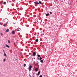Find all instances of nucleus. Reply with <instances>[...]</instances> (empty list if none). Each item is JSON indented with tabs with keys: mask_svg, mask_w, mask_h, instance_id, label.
I'll list each match as a JSON object with an SVG mask.
<instances>
[{
	"mask_svg": "<svg viewBox=\"0 0 77 77\" xmlns=\"http://www.w3.org/2000/svg\"><path fill=\"white\" fill-rule=\"evenodd\" d=\"M32 66L30 65L29 66L28 68L29 71H31V69H32Z\"/></svg>",
	"mask_w": 77,
	"mask_h": 77,
	"instance_id": "f257e3e1",
	"label": "nucleus"
},
{
	"mask_svg": "<svg viewBox=\"0 0 77 77\" xmlns=\"http://www.w3.org/2000/svg\"><path fill=\"white\" fill-rule=\"evenodd\" d=\"M50 14H52V12H50Z\"/></svg>",
	"mask_w": 77,
	"mask_h": 77,
	"instance_id": "5701e85b",
	"label": "nucleus"
},
{
	"mask_svg": "<svg viewBox=\"0 0 77 77\" xmlns=\"http://www.w3.org/2000/svg\"><path fill=\"white\" fill-rule=\"evenodd\" d=\"M16 59V60H17V59Z\"/></svg>",
	"mask_w": 77,
	"mask_h": 77,
	"instance_id": "7c9ffc66",
	"label": "nucleus"
},
{
	"mask_svg": "<svg viewBox=\"0 0 77 77\" xmlns=\"http://www.w3.org/2000/svg\"><path fill=\"white\" fill-rule=\"evenodd\" d=\"M40 73H41V71H39L38 72L37 75H39V74H40Z\"/></svg>",
	"mask_w": 77,
	"mask_h": 77,
	"instance_id": "423d86ee",
	"label": "nucleus"
},
{
	"mask_svg": "<svg viewBox=\"0 0 77 77\" xmlns=\"http://www.w3.org/2000/svg\"><path fill=\"white\" fill-rule=\"evenodd\" d=\"M12 1L13 2H14V0H12Z\"/></svg>",
	"mask_w": 77,
	"mask_h": 77,
	"instance_id": "c85d7f7f",
	"label": "nucleus"
},
{
	"mask_svg": "<svg viewBox=\"0 0 77 77\" xmlns=\"http://www.w3.org/2000/svg\"><path fill=\"white\" fill-rule=\"evenodd\" d=\"M3 51L4 52H5V50H3Z\"/></svg>",
	"mask_w": 77,
	"mask_h": 77,
	"instance_id": "a878e982",
	"label": "nucleus"
},
{
	"mask_svg": "<svg viewBox=\"0 0 77 77\" xmlns=\"http://www.w3.org/2000/svg\"><path fill=\"white\" fill-rule=\"evenodd\" d=\"M34 59H35V58H34Z\"/></svg>",
	"mask_w": 77,
	"mask_h": 77,
	"instance_id": "473e14b6",
	"label": "nucleus"
},
{
	"mask_svg": "<svg viewBox=\"0 0 77 77\" xmlns=\"http://www.w3.org/2000/svg\"><path fill=\"white\" fill-rule=\"evenodd\" d=\"M34 3H35V5H39V3L38 2H34Z\"/></svg>",
	"mask_w": 77,
	"mask_h": 77,
	"instance_id": "20e7f679",
	"label": "nucleus"
},
{
	"mask_svg": "<svg viewBox=\"0 0 77 77\" xmlns=\"http://www.w3.org/2000/svg\"><path fill=\"white\" fill-rule=\"evenodd\" d=\"M12 34H15V31H13L12 32Z\"/></svg>",
	"mask_w": 77,
	"mask_h": 77,
	"instance_id": "6e6552de",
	"label": "nucleus"
},
{
	"mask_svg": "<svg viewBox=\"0 0 77 77\" xmlns=\"http://www.w3.org/2000/svg\"><path fill=\"white\" fill-rule=\"evenodd\" d=\"M38 41H39L38 39H36L35 40V41L36 42H38Z\"/></svg>",
	"mask_w": 77,
	"mask_h": 77,
	"instance_id": "9b49d317",
	"label": "nucleus"
},
{
	"mask_svg": "<svg viewBox=\"0 0 77 77\" xmlns=\"http://www.w3.org/2000/svg\"><path fill=\"white\" fill-rule=\"evenodd\" d=\"M8 23V22H7V23Z\"/></svg>",
	"mask_w": 77,
	"mask_h": 77,
	"instance_id": "2f4dec72",
	"label": "nucleus"
},
{
	"mask_svg": "<svg viewBox=\"0 0 77 77\" xmlns=\"http://www.w3.org/2000/svg\"><path fill=\"white\" fill-rule=\"evenodd\" d=\"M39 4H42V2H41V1H39Z\"/></svg>",
	"mask_w": 77,
	"mask_h": 77,
	"instance_id": "f8f14e48",
	"label": "nucleus"
},
{
	"mask_svg": "<svg viewBox=\"0 0 77 77\" xmlns=\"http://www.w3.org/2000/svg\"><path fill=\"white\" fill-rule=\"evenodd\" d=\"M35 71H38V68H36L35 69Z\"/></svg>",
	"mask_w": 77,
	"mask_h": 77,
	"instance_id": "dca6fc26",
	"label": "nucleus"
},
{
	"mask_svg": "<svg viewBox=\"0 0 77 77\" xmlns=\"http://www.w3.org/2000/svg\"><path fill=\"white\" fill-rule=\"evenodd\" d=\"M6 46L7 47H8V48H9V45H6Z\"/></svg>",
	"mask_w": 77,
	"mask_h": 77,
	"instance_id": "1a4fd4ad",
	"label": "nucleus"
},
{
	"mask_svg": "<svg viewBox=\"0 0 77 77\" xmlns=\"http://www.w3.org/2000/svg\"><path fill=\"white\" fill-rule=\"evenodd\" d=\"M42 35H44V34L43 33V34H42Z\"/></svg>",
	"mask_w": 77,
	"mask_h": 77,
	"instance_id": "bb28decb",
	"label": "nucleus"
},
{
	"mask_svg": "<svg viewBox=\"0 0 77 77\" xmlns=\"http://www.w3.org/2000/svg\"><path fill=\"white\" fill-rule=\"evenodd\" d=\"M40 76L39 77H42V75H40Z\"/></svg>",
	"mask_w": 77,
	"mask_h": 77,
	"instance_id": "412c9836",
	"label": "nucleus"
},
{
	"mask_svg": "<svg viewBox=\"0 0 77 77\" xmlns=\"http://www.w3.org/2000/svg\"><path fill=\"white\" fill-rule=\"evenodd\" d=\"M0 24H1V23H0Z\"/></svg>",
	"mask_w": 77,
	"mask_h": 77,
	"instance_id": "c756f323",
	"label": "nucleus"
},
{
	"mask_svg": "<svg viewBox=\"0 0 77 77\" xmlns=\"http://www.w3.org/2000/svg\"><path fill=\"white\" fill-rule=\"evenodd\" d=\"M8 43L9 44H10V40H8Z\"/></svg>",
	"mask_w": 77,
	"mask_h": 77,
	"instance_id": "6ab92c4d",
	"label": "nucleus"
},
{
	"mask_svg": "<svg viewBox=\"0 0 77 77\" xmlns=\"http://www.w3.org/2000/svg\"><path fill=\"white\" fill-rule=\"evenodd\" d=\"M20 29V28H19L17 29V31H20V29Z\"/></svg>",
	"mask_w": 77,
	"mask_h": 77,
	"instance_id": "f3484780",
	"label": "nucleus"
},
{
	"mask_svg": "<svg viewBox=\"0 0 77 77\" xmlns=\"http://www.w3.org/2000/svg\"><path fill=\"white\" fill-rule=\"evenodd\" d=\"M37 56L38 57H41V55H39V54H38L37 55Z\"/></svg>",
	"mask_w": 77,
	"mask_h": 77,
	"instance_id": "ddd939ff",
	"label": "nucleus"
},
{
	"mask_svg": "<svg viewBox=\"0 0 77 77\" xmlns=\"http://www.w3.org/2000/svg\"><path fill=\"white\" fill-rule=\"evenodd\" d=\"M36 52H34L33 53V56H36Z\"/></svg>",
	"mask_w": 77,
	"mask_h": 77,
	"instance_id": "f03ea898",
	"label": "nucleus"
},
{
	"mask_svg": "<svg viewBox=\"0 0 77 77\" xmlns=\"http://www.w3.org/2000/svg\"><path fill=\"white\" fill-rule=\"evenodd\" d=\"M1 36H3V33H1Z\"/></svg>",
	"mask_w": 77,
	"mask_h": 77,
	"instance_id": "4be33fe9",
	"label": "nucleus"
},
{
	"mask_svg": "<svg viewBox=\"0 0 77 77\" xmlns=\"http://www.w3.org/2000/svg\"><path fill=\"white\" fill-rule=\"evenodd\" d=\"M9 31V29H7V30L5 31V32H8Z\"/></svg>",
	"mask_w": 77,
	"mask_h": 77,
	"instance_id": "7ed1b4c3",
	"label": "nucleus"
},
{
	"mask_svg": "<svg viewBox=\"0 0 77 77\" xmlns=\"http://www.w3.org/2000/svg\"><path fill=\"white\" fill-rule=\"evenodd\" d=\"M38 35H39V33H38Z\"/></svg>",
	"mask_w": 77,
	"mask_h": 77,
	"instance_id": "cd10ccee",
	"label": "nucleus"
},
{
	"mask_svg": "<svg viewBox=\"0 0 77 77\" xmlns=\"http://www.w3.org/2000/svg\"><path fill=\"white\" fill-rule=\"evenodd\" d=\"M37 58H38V60H39V58H38V57H37Z\"/></svg>",
	"mask_w": 77,
	"mask_h": 77,
	"instance_id": "393cba45",
	"label": "nucleus"
},
{
	"mask_svg": "<svg viewBox=\"0 0 77 77\" xmlns=\"http://www.w3.org/2000/svg\"><path fill=\"white\" fill-rule=\"evenodd\" d=\"M4 56H5V57H7L6 54V53H5V52H4Z\"/></svg>",
	"mask_w": 77,
	"mask_h": 77,
	"instance_id": "39448f33",
	"label": "nucleus"
},
{
	"mask_svg": "<svg viewBox=\"0 0 77 77\" xmlns=\"http://www.w3.org/2000/svg\"><path fill=\"white\" fill-rule=\"evenodd\" d=\"M46 16H49L50 15V14H45Z\"/></svg>",
	"mask_w": 77,
	"mask_h": 77,
	"instance_id": "0eeeda50",
	"label": "nucleus"
},
{
	"mask_svg": "<svg viewBox=\"0 0 77 77\" xmlns=\"http://www.w3.org/2000/svg\"><path fill=\"white\" fill-rule=\"evenodd\" d=\"M40 62L41 63H43V62H44V61H43V60H40Z\"/></svg>",
	"mask_w": 77,
	"mask_h": 77,
	"instance_id": "9d476101",
	"label": "nucleus"
},
{
	"mask_svg": "<svg viewBox=\"0 0 77 77\" xmlns=\"http://www.w3.org/2000/svg\"><path fill=\"white\" fill-rule=\"evenodd\" d=\"M26 64H24L23 65V66H24V67H26Z\"/></svg>",
	"mask_w": 77,
	"mask_h": 77,
	"instance_id": "2eb2a0df",
	"label": "nucleus"
},
{
	"mask_svg": "<svg viewBox=\"0 0 77 77\" xmlns=\"http://www.w3.org/2000/svg\"><path fill=\"white\" fill-rule=\"evenodd\" d=\"M39 60H42V57H40V59H39Z\"/></svg>",
	"mask_w": 77,
	"mask_h": 77,
	"instance_id": "4468645a",
	"label": "nucleus"
},
{
	"mask_svg": "<svg viewBox=\"0 0 77 77\" xmlns=\"http://www.w3.org/2000/svg\"><path fill=\"white\" fill-rule=\"evenodd\" d=\"M6 2H4V5H6Z\"/></svg>",
	"mask_w": 77,
	"mask_h": 77,
	"instance_id": "aec40b11",
	"label": "nucleus"
},
{
	"mask_svg": "<svg viewBox=\"0 0 77 77\" xmlns=\"http://www.w3.org/2000/svg\"><path fill=\"white\" fill-rule=\"evenodd\" d=\"M3 26H4V27H5L6 26L5 25H3Z\"/></svg>",
	"mask_w": 77,
	"mask_h": 77,
	"instance_id": "b1692460",
	"label": "nucleus"
},
{
	"mask_svg": "<svg viewBox=\"0 0 77 77\" xmlns=\"http://www.w3.org/2000/svg\"><path fill=\"white\" fill-rule=\"evenodd\" d=\"M6 61V59L4 58V62H5Z\"/></svg>",
	"mask_w": 77,
	"mask_h": 77,
	"instance_id": "a211bd4d",
	"label": "nucleus"
}]
</instances>
